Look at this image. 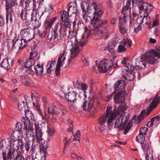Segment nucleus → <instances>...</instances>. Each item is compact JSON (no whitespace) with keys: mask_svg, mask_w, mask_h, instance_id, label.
<instances>
[{"mask_svg":"<svg viewBox=\"0 0 160 160\" xmlns=\"http://www.w3.org/2000/svg\"><path fill=\"white\" fill-rule=\"evenodd\" d=\"M142 22H144L146 24L148 25L151 23V18L149 16V14H144V16L140 24H141Z\"/></svg>","mask_w":160,"mask_h":160,"instance_id":"33","label":"nucleus"},{"mask_svg":"<svg viewBox=\"0 0 160 160\" xmlns=\"http://www.w3.org/2000/svg\"><path fill=\"white\" fill-rule=\"evenodd\" d=\"M135 69L131 70L130 69H123L122 70V75L123 77L128 81H132L135 78L136 76L139 77L140 74L138 72L136 73L133 72Z\"/></svg>","mask_w":160,"mask_h":160,"instance_id":"13","label":"nucleus"},{"mask_svg":"<svg viewBox=\"0 0 160 160\" xmlns=\"http://www.w3.org/2000/svg\"><path fill=\"white\" fill-rule=\"evenodd\" d=\"M36 108L37 110H38V112L40 115L41 117H42V118L43 120L44 121H42V122H46V120L48 118V116L47 114L45 113L44 115H43V114L41 112V109L40 108V105L38 104L36 106Z\"/></svg>","mask_w":160,"mask_h":160,"instance_id":"31","label":"nucleus"},{"mask_svg":"<svg viewBox=\"0 0 160 160\" xmlns=\"http://www.w3.org/2000/svg\"><path fill=\"white\" fill-rule=\"evenodd\" d=\"M131 20L129 21V25L130 26L133 27H135V24H137V21L135 20L130 19Z\"/></svg>","mask_w":160,"mask_h":160,"instance_id":"63","label":"nucleus"},{"mask_svg":"<svg viewBox=\"0 0 160 160\" xmlns=\"http://www.w3.org/2000/svg\"><path fill=\"white\" fill-rule=\"evenodd\" d=\"M79 96L78 93L75 91L69 92L68 94H65V98L70 102H75Z\"/></svg>","mask_w":160,"mask_h":160,"instance_id":"20","label":"nucleus"},{"mask_svg":"<svg viewBox=\"0 0 160 160\" xmlns=\"http://www.w3.org/2000/svg\"><path fill=\"white\" fill-rule=\"evenodd\" d=\"M53 8L52 6L49 5L48 8H46L45 9V12H48L49 13H50L51 12L53 11Z\"/></svg>","mask_w":160,"mask_h":160,"instance_id":"64","label":"nucleus"},{"mask_svg":"<svg viewBox=\"0 0 160 160\" xmlns=\"http://www.w3.org/2000/svg\"><path fill=\"white\" fill-rule=\"evenodd\" d=\"M31 143L25 142V143L23 144V148L24 147V148L27 152H28L29 150L30 151L31 147Z\"/></svg>","mask_w":160,"mask_h":160,"instance_id":"47","label":"nucleus"},{"mask_svg":"<svg viewBox=\"0 0 160 160\" xmlns=\"http://www.w3.org/2000/svg\"><path fill=\"white\" fill-rule=\"evenodd\" d=\"M14 160H24V158L23 156L18 154Z\"/></svg>","mask_w":160,"mask_h":160,"instance_id":"62","label":"nucleus"},{"mask_svg":"<svg viewBox=\"0 0 160 160\" xmlns=\"http://www.w3.org/2000/svg\"><path fill=\"white\" fill-rule=\"evenodd\" d=\"M61 65L62 64L58 63L57 62V64L56 66V68L55 70L56 75L57 76H59L60 71V67L61 66Z\"/></svg>","mask_w":160,"mask_h":160,"instance_id":"53","label":"nucleus"},{"mask_svg":"<svg viewBox=\"0 0 160 160\" xmlns=\"http://www.w3.org/2000/svg\"><path fill=\"white\" fill-rule=\"evenodd\" d=\"M122 44L125 46L127 45V46L130 48L132 46V41L130 38H124L121 42Z\"/></svg>","mask_w":160,"mask_h":160,"instance_id":"36","label":"nucleus"},{"mask_svg":"<svg viewBox=\"0 0 160 160\" xmlns=\"http://www.w3.org/2000/svg\"><path fill=\"white\" fill-rule=\"evenodd\" d=\"M28 12L25 9H22L20 14V17L23 20H25L27 18Z\"/></svg>","mask_w":160,"mask_h":160,"instance_id":"42","label":"nucleus"},{"mask_svg":"<svg viewBox=\"0 0 160 160\" xmlns=\"http://www.w3.org/2000/svg\"><path fill=\"white\" fill-rule=\"evenodd\" d=\"M22 132L19 130H15L13 132L11 135V138L12 140H22Z\"/></svg>","mask_w":160,"mask_h":160,"instance_id":"24","label":"nucleus"},{"mask_svg":"<svg viewBox=\"0 0 160 160\" xmlns=\"http://www.w3.org/2000/svg\"><path fill=\"white\" fill-rule=\"evenodd\" d=\"M126 92L121 91L116 93L114 96V100L115 103H119L123 102L125 99Z\"/></svg>","mask_w":160,"mask_h":160,"instance_id":"18","label":"nucleus"},{"mask_svg":"<svg viewBox=\"0 0 160 160\" xmlns=\"http://www.w3.org/2000/svg\"><path fill=\"white\" fill-rule=\"evenodd\" d=\"M115 46L112 44L111 45H108V46L105 48V49L108 50L110 53H111L112 56H113L115 54V51L114 50Z\"/></svg>","mask_w":160,"mask_h":160,"instance_id":"39","label":"nucleus"},{"mask_svg":"<svg viewBox=\"0 0 160 160\" xmlns=\"http://www.w3.org/2000/svg\"><path fill=\"white\" fill-rule=\"evenodd\" d=\"M52 29L51 32L48 33V38L49 40H54L57 36V32L53 30V29L51 27L50 30Z\"/></svg>","mask_w":160,"mask_h":160,"instance_id":"30","label":"nucleus"},{"mask_svg":"<svg viewBox=\"0 0 160 160\" xmlns=\"http://www.w3.org/2000/svg\"><path fill=\"white\" fill-rule=\"evenodd\" d=\"M84 29L85 32L82 33L78 32L75 30L72 32L69 31L68 37L71 38L75 37L74 46H73L71 51V59L76 57L80 51L81 48L86 44L87 38L90 32H91L92 31H89L86 27Z\"/></svg>","mask_w":160,"mask_h":160,"instance_id":"3","label":"nucleus"},{"mask_svg":"<svg viewBox=\"0 0 160 160\" xmlns=\"http://www.w3.org/2000/svg\"><path fill=\"white\" fill-rule=\"evenodd\" d=\"M70 156L74 160H84L82 157L78 156L74 153H71Z\"/></svg>","mask_w":160,"mask_h":160,"instance_id":"49","label":"nucleus"},{"mask_svg":"<svg viewBox=\"0 0 160 160\" xmlns=\"http://www.w3.org/2000/svg\"><path fill=\"white\" fill-rule=\"evenodd\" d=\"M74 140L79 141L80 140V132L79 130L77 131L76 132V136H74Z\"/></svg>","mask_w":160,"mask_h":160,"instance_id":"58","label":"nucleus"},{"mask_svg":"<svg viewBox=\"0 0 160 160\" xmlns=\"http://www.w3.org/2000/svg\"><path fill=\"white\" fill-rule=\"evenodd\" d=\"M38 143L39 144V142H38L37 141L32 142L31 148L30 150V152H31L32 154H33L36 152L37 151L39 150V149H40L41 152H42L44 153L45 154L47 149H46L45 151L44 152V151H43L42 150H41L42 149L41 148L40 145V144L39 145Z\"/></svg>","mask_w":160,"mask_h":160,"instance_id":"22","label":"nucleus"},{"mask_svg":"<svg viewBox=\"0 0 160 160\" xmlns=\"http://www.w3.org/2000/svg\"><path fill=\"white\" fill-rule=\"evenodd\" d=\"M48 111L49 114H51L52 115H57L62 112L63 114L66 113V111L63 108L59 107L58 106H52L48 108Z\"/></svg>","mask_w":160,"mask_h":160,"instance_id":"15","label":"nucleus"},{"mask_svg":"<svg viewBox=\"0 0 160 160\" xmlns=\"http://www.w3.org/2000/svg\"><path fill=\"white\" fill-rule=\"evenodd\" d=\"M14 59L10 58H7L3 60L0 66L7 69H9L13 64Z\"/></svg>","mask_w":160,"mask_h":160,"instance_id":"19","label":"nucleus"},{"mask_svg":"<svg viewBox=\"0 0 160 160\" xmlns=\"http://www.w3.org/2000/svg\"><path fill=\"white\" fill-rule=\"evenodd\" d=\"M148 131V128H147L142 127L140 129L139 134L145 135L146 134Z\"/></svg>","mask_w":160,"mask_h":160,"instance_id":"51","label":"nucleus"},{"mask_svg":"<svg viewBox=\"0 0 160 160\" xmlns=\"http://www.w3.org/2000/svg\"><path fill=\"white\" fill-rule=\"evenodd\" d=\"M65 53H66V51L65 50H64V51H63L62 53L60 54V56L59 57L58 59V63H60L61 64L62 63V62L61 61L62 58V57H63V56L64 55V54Z\"/></svg>","mask_w":160,"mask_h":160,"instance_id":"59","label":"nucleus"},{"mask_svg":"<svg viewBox=\"0 0 160 160\" xmlns=\"http://www.w3.org/2000/svg\"><path fill=\"white\" fill-rule=\"evenodd\" d=\"M112 60H104L100 62L98 68L100 72H105L112 66Z\"/></svg>","mask_w":160,"mask_h":160,"instance_id":"14","label":"nucleus"},{"mask_svg":"<svg viewBox=\"0 0 160 160\" xmlns=\"http://www.w3.org/2000/svg\"><path fill=\"white\" fill-rule=\"evenodd\" d=\"M24 118L25 119V120L27 121H28V126L32 125L31 123H33L35 122V119L34 120H28L26 117H23L21 119L22 122L23 123L18 122L17 123L16 126V130H19L20 131L22 132V129H25V125L24 123V122L22 121V119Z\"/></svg>","mask_w":160,"mask_h":160,"instance_id":"17","label":"nucleus"},{"mask_svg":"<svg viewBox=\"0 0 160 160\" xmlns=\"http://www.w3.org/2000/svg\"><path fill=\"white\" fill-rule=\"evenodd\" d=\"M59 29V32L61 33L62 31V25L61 23H58L55 26L54 29H53V30L57 32L58 29Z\"/></svg>","mask_w":160,"mask_h":160,"instance_id":"46","label":"nucleus"},{"mask_svg":"<svg viewBox=\"0 0 160 160\" xmlns=\"http://www.w3.org/2000/svg\"><path fill=\"white\" fill-rule=\"evenodd\" d=\"M127 108L126 106H121L118 107L117 111L115 110L114 111L116 112L117 115H119L121 114V112H123L125 111Z\"/></svg>","mask_w":160,"mask_h":160,"instance_id":"41","label":"nucleus"},{"mask_svg":"<svg viewBox=\"0 0 160 160\" xmlns=\"http://www.w3.org/2000/svg\"><path fill=\"white\" fill-rule=\"evenodd\" d=\"M155 57L160 58V55L154 50H152L146 53L140 58V60H139V59H136L134 69L136 70L144 68L146 65L147 62L150 64H154L157 61V60L155 58Z\"/></svg>","mask_w":160,"mask_h":160,"instance_id":"4","label":"nucleus"},{"mask_svg":"<svg viewBox=\"0 0 160 160\" xmlns=\"http://www.w3.org/2000/svg\"><path fill=\"white\" fill-rule=\"evenodd\" d=\"M62 28L65 27L66 28H70L71 26V22L69 21L68 19L66 20L65 21H62Z\"/></svg>","mask_w":160,"mask_h":160,"instance_id":"43","label":"nucleus"},{"mask_svg":"<svg viewBox=\"0 0 160 160\" xmlns=\"http://www.w3.org/2000/svg\"><path fill=\"white\" fill-rule=\"evenodd\" d=\"M160 116H157L156 117H153L151 118L150 121H148L146 125L149 128L151 127L153 125L154 121L156 122L159 121L160 120Z\"/></svg>","mask_w":160,"mask_h":160,"instance_id":"32","label":"nucleus"},{"mask_svg":"<svg viewBox=\"0 0 160 160\" xmlns=\"http://www.w3.org/2000/svg\"><path fill=\"white\" fill-rule=\"evenodd\" d=\"M125 45H122V42H121L120 44L118 46V51L119 53L123 52H125L126 50V49L125 47Z\"/></svg>","mask_w":160,"mask_h":160,"instance_id":"48","label":"nucleus"},{"mask_svg":"<svg viewBox=\"0 0 160 160\" xmlns=\"http://www.w3.org/2000/svg\"><path fill=\"white\" fill-rule=\"evenodd\" d=\"M160 102V96L158 97V95L154 98L153 100L150 103L149 107L147 110H143L141 112L140 114L138 117V119L139 121L142 120L145 117L147 116L152 110L153 108H156L159 102Z\"/></svg>","mask_w":160,"mask_h":160,"instance_id":"6","label":"nucleus"},{"mask_svg":"<svg viewBox=\"0 0 160 160\" xmlns=\"http://www.w3.org/2000/svg\"><path fill=\"white\" fill-rule=\"evenodd\" d=\"M119 28L120 32L123 34H125L128 30L127 27L126 26L125 24L119 25Z\"/></svg>","mask_w":160,"mask_h":160,"instance_id":"44","label":"nucleus"},{"mask_svg":"<svg viewBox=\"0 0 160 160\" xmlns=\"http://www.w3.org/2000/svg\"><path fill=\"white\" fill-rule=\"evenodd\" d=\"M69 13L67 12L66 11H63L61 15V19L62 21H65L68 19V17L69 16Z\"/></svg>","mask_w":160,"mask_h":160,"instance_id":"40","label":"nucleus"},{"mask_svg":"<svg viewBox=\"0 0 160 160\" xmlns=\"http://www.w3.org/2000/svg\"><path fill=\"white\" fill-rule=\"evenodd\" d=\"M126 16L124 15L123 18L121 17H119V25L125 24L124 22H126Z\"/></svg>","mask_w":160,"mask_h":160,"instance_id":"55","label":"nucleus"},{"mask_svg":"<svg viewBox=\"0 0 160 160\" xmlns=\"http://www.w3.org/2000/svg\"><path fill=\"white\" fill-rule=\"evenodd\" d=\"M25 9L27 10L32 9L31 13V19L35 22L37 21V19L39 18L38 10L36 9V3L35 0H27L25 2Z\"/></svg>","mask_w":160,"mask_h":160,"instance_id":"7","label":"nucleus"},{"mask_svg":"<svg viewBox=\"0 0 160 160\" xmlns=\"http://www.w3.org/2000/svg\"><path fill=\"white\" fill-rule=\"evenodd\" d=\"M48 133L49 135L52 136L54 133V131L53 128L51 127H48Z\"/></svg>","mask_w":160,"mask_h":160,"instance_id":"56","label":"nucleus"},{"mask_svg":"<svg viewBox=\"0 0 160 160\" xmlns=\"http://www.w3.org/2000/svg\"><path fill=\"white\" fill-rule=\"evenodd\" d=\"M20 35L21 38L27 42H29L34 38L35 36L32 34V31L29 28H26L22 30Z\"/></svg>","mask_w":160,"mask_h":160,"instance_id":"12","label":"nucleus"},{"mask_svg":"<svg viewBox=\"0 0 160 160\" xmlns=\"http://www.w3.org/2000/svg\"><path fill=\"white\" fill-rule=\"evenodd\" d=\"M32 52H31L30 54V59L27 60L25 63L24 66L26 68H31L32 66L35 63V60L31 58Z\"/></svg>","mask_w":160,"mask_h":160,"instance_id":"28","label":"nucleus"},{"mask_svg":"<svg viewBox=\"0 0 160 160\" xmlns=\"http://www.w3.org/2000/svg\"><path fill=\"white\" fill-rule=\"evenodd\" d=\"M128 113H123L118 119L116 120L115 124V127L119 128V130L124 129L123 132L124 134L128 133L132 126V123L129 122L126 127V124L129 119V117L128 116Z\"/></svg>","mask_w":160,"mask_h":160,"instance_id":"5","label":"nucleus"},{"mask_svg":"<svg viewBox=\"0 0 160 160\" xmlns=\"http://www.w3.org/2000/svg\"><path fill=\"white\" fill-rule=\"evenodd\" d=\"M43 65H41L40 64H37V66L34 67V69L35 70L37 75H40L43 73Z\"/></svg>","mask_w":160,"mask_h":160,"instance_id":"29","label":"nucleus"},{"mask_svg":"<svg viewBox=\"0 0 160 160\" xmlns=\"http://www.w3.org/2000/svg\"><path fill=\"white\" fill-rule=\"evenodd\" d=\"M109 115H110V116L107 120V122L109 125L111 124L114 118L116 117L117 115L116 111H114L113 112H112V109H111L110 113L109 114Z\"/></svg>","mask_w":160,"mask_h":160,"instance_id":"34","label":"nucleus"},{"mask_svg":"<svg viewBox=\"0 0 160 160\" xmlns=\"http://www.w3.org/2000/svg\"><path fill=\"white\" fill-rule=\"evenodd\" d=\"M136 140L140 143H143L145 141V138L143 135L139 134L136 137Z\"/></svg>","mask_w":160,"mask_h":160,"instance_id":"45","label":"nucleus"},{"mask_svg":"<svg viewBox=\"0 0 160 160\" xmlns=\"http://www.w3.org/2000/svg\"><path fill=\"white\" fill-rule=\"evenodd\" d=\"M22 121L24 122L25 125V130L26 134L25 140L26 142L31 143L36 141L39 142L41 148L44 152L45 151L46 149H47L48 146V142H46L42 137L41 129L39 126L35 125V134L33 133L34 129L32 125L28 126V122L26 121L24 118Z\"/></svg>","mask_w":160,"mask_h":160,"instance_id":"2","label":"nucleus"},{"mask_svg":"<svg viewBox=\"0 0 160 160\" xmlns=\"http://www.w3.org/2000/svg\"><path fill=\"white\" fill-rule=\"evenodd\" d=\"M5 4L6 9L8 12L11 13L12 11V7L15 5L14 1L13 0H6Z\"/></svg>","mask_w":160,"mask_h":160,"instance_id":"27","label":"nucleus"},{"mask_svg":"<svg viewBox=\"0 0 160 160\" xmlns=\"http://www.w3.org/2000/svg\"><path fill=\"white\" fill-rule=\"evenodd\" d=\"M132 4H136L140 10H145L146 12V14H148L152 11L153 7L150 4L140 0H132Z\"/></svg>","mask_w":160,"mask_h":160,"instance_id":"9","label":"nucleus"},{"mask_svg":"<svg viewBox=\"0 0 160 160\" xmlns=\"http://www.w3.org/2000/svg\"><path fill=\"white\" fill-rule=\"evenodd\" d=\"M108 21H107V22L106 24H104L100 26H99L97 27H94V25H92V24L90 23L91 24V25L93 27V28L92 29H88L89 31H92L91 32H90L89 34L88 35V36H89L90 34H94L95 35H98V36L102 37L103 35V32L102 30H99V28L102 27V26L107 24L108 23Z\"/></svg>","mask_w":160,"mask_h":160,"instance_id":"21","label":"nucleus"},{"mask_svg":"<svg viewBox=\"0 0 160 160\" xmlns=\"http://www.w3.org/2000/svg\"><path fill=\"white\" fill-rule=\"evenodd\" d=\"M87 88L88 86L85 83H82L81 84H80V86H79V89H81L83 91H85L87 89ZM84 96L85 98L87 97L86 93L85 91L84 92Z\"/></svg>","mask_w":160,"mask_h":160,"instance_id":"50","label":"nucleus"},{"mask_svg":"<svg viewBox=\"0 0 160 160\" xmlns=\"http://www.w3.org/2000/svg\"><path fill=\"white\" fill-rule=\"evenodd\" d=\"M7 141L10 145V148H12L14 151L18 150L19 148L21 150L22 149L23 143L22 140H14L13 142H11L10 139L8 138L7 140Z\"/></svg>","mask_w":160,"mask_h":160,"instance_id":"16","label":"nucleus"},{"mask_svg":"<svg viewBox=\"0 0 160 160\" xmlns=\"http://www.w3.org/2000/svg\"><path fill=\"white\" fill-rule=\"evenodd\" d=\"M112 108L111 106L108 107L106 111V113L101 116L98 120V127L99 130L102 132L106 128L105 124L106 123L107 118L108 117L109 114L111 112Z\"/></svg>","mask_w":160,"mask_h":160,"instance_id":"8","label":"nucleus"},{"mask_svg":"<svg viewBox=\"0 0 160 160\" xmlns=\"http://www.w3.org/2000/svg\"><path fill=\"white\" fill-rule=\"evenodd\" d=\"M21 82L25 86L29 85L30 81L28 78L25 76H21L20 78Z\"/></svg>","mask_w":160,"mask_h":160,"instance_id":"38","label":"nucleus"},{"mask_svg":"<svg viewBox=\"0 0 160 160\" xmlns=\"http://www.w3.org/2000/svg\"><path fill=\"white\" fill-rule=\"evenodd\" d=\"M128 60V58H124L122 61V62L124 65L128 69H130L131 70H134V67L132 66V65L129 63H127V60Z\"/></svg>","mask_w":160,"mask_h":160,"instance_id":"35","label":"nucleus"},{"mask_svg":"<svg viewBox=\"0 0 160 160\" xmlns=\"http://www.w3.org/2000/svg\"><path fill=\"white\" fill-rule=\"evenodd\" d=\"M78 11L77 8V3L76 1L74 3L70 2L68 4V12L69 13L71 12L72 13H76Z\"/></svg>","mask_w":160,"mask_h":160,"instance_id":"25","label":"nucleus"},{"mask_svg":"<svg viewBox=\"0 0 160 160\" xmlns=\"http://www.w3.org/2000/svg\"><path fill=\"white\" fill-rule=\"evenodd\" d=\"M119 89H122L124 88L126 83L124 81H119Z\"/></svg>","mask_w":160,"mask_h":160,"instance_id":"61","label":"nucleus"},{"mask_svg":"<svg viewBox=\"0 0 160 160\" xmlns=\"http://www.w3.org/2000/svg\"><path fill=\"white\" fill-rule=\"evenodd\" d=\"M142 148L143 151H146L149 149L150 147V145L148 142L146 141L143 143H141Z\"/></svg>","mask_w":160,"mask_h":160,"instance_id":"37","label":"nucleus"},{"mask_svg":"<svg viewBox=\"0 0 160 160\" xmlns=\"http://www.w3.org/2000/svg\"><path fill=\"white\" fill-rule=\"evenodd\" d=\"M18 108L20 111H23L25 112L26 117L28 120H34L35 119L34 116L32 112L29 110L28 107L26 106L27 109L25 107V102L24 101H21L18 103Z\"/></svg>","mask_w":160,"mask_h":160,"instance_id":"10","label":"nucleus"},{"mask_svg":"<svg viewBox=\"0 0 160 160\" xmlns=\"http://www.w3.org/2000/svg\"><path fill=\"white\" fill-rule=\"evenodd\" d=\"M57 19L56 17L52 18L50 19H47L45 22L44 26L45 29L42 31H40V34L39 35L41 38L44 37L47 33H48L50 31L51 27H52L54 22Z\"/></svg>","mask_w":160,"mask_h":160,"instance_id":"11","label":"nucleus"},{"mask_svg":"<svg viewBox=\"0 0 160 160\" xmlns=\"http://www.w3.org/2000/svg\"><path fill=\"white\" fill-rule=\"evenodd\" d=\"M138 14L135 13L133 12L130 15V19L132 20H137L138 18Z\"/></svg>","mask_w":160,"mask_h":160,"instance_id":"60","label":"nucleus"},{"mask_svg":"<svg viewBox=\"0 0 160 160\" xmlns=\"http://www.w3.org/2000/svg\"><path fill=\"white\" fill-rule=\"evenodd\" d=\"M93 99H90L89 102L85 101L84 102L82 105V107L84 110H90L93 106Z\"/></svg>","mask_w":160,"mask_h":160,"instance_id":"26","label":"nucleus"},{"mask_svg":"<svg viewBox=\"0 0 160 160\" xmlns=\"http://www.w3.org/2000/svg\"><path fill=\"white\" fill-rule=\"evenodd\" d=\"M14 151L12 148H10L9 150L7 156V159H11L12 156L13 155Z\"/></svg>","mask_w":160,"mask_h":160,"instance_id":"54","label":"nucleus"},{"mask_svg":"<svg viewBox=\"0 0 160 160\" xmlns=\"http://www.w3.org/2000/svg\"><path fill=\"white\" fill-rule=\"evenodd\" d=\"M130 9V7L128 5H126L122 9V13L124 15H125L129 11Z\"/></svg>","mask_w":160,"mask_h":160,"instance_id":"57","label":"nucleus"},{"mask_svg":"<svg viewBox=\"0 0 160 160\" xmlns=\"http://www.w3.org/2000/svg\"><path fill=\"white\" fill-rule=\"evenodd\" d=\"M81 7L82 11V17L86 22H90L95 27L100 26L107 23L106 20H102L100 19L103 12L96 2H93L90 4L83 1L81 3Z\"/></svg>","mask_w":160,"mask_h":160,"instance_id":"1","label":"nucleus"},{"mask_svg":"<svg viewBox=\"0 0 160 160\" xmlns=\"http://www.w3.org/2000/svg\"><path fill=\"white\" fill-rule=\"evenodd\" d=\"M27 44V42L24 41V40H23V39L21 38V39H17L13 46L15 48L21 49L24 48Z\"/></svg>","mask_w":160,"mask_h":160,"instance_id":"23","label":"nucleus"},{"mask_svg":"<svg viewBox=\"0 0 160 160\" xmlns=\"http://www.w3.org/2000/svg\"><path fill=\"white\" fill-rule=\"evenodd\" d=\"M38 25L37 26H35L33 28L34 31V33L33 34H36L38 35V34H40V30L38 28L41 25V24L38 22Z\"/></svg>","mask_w":160,"mask_h":160,"instance_id":"52","label":"nucleus"}]
</instances>
